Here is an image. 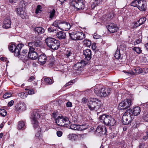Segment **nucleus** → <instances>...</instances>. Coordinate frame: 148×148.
Wrapping results in <instances>:
<instances>
[{"label":"nucleus","instance_id":"58836bf2","mask_svg":"<svg viewBox=\"0 0 148 148\" xmlns=\"http://www.w3.org/2000/svg\"><path fill=\"white\" fill-rule=\"evenodd\" d=\"M16 47V45L14 44H9L8 46L9 50L12 52Z\"/></svg>","mask_w":148,"mask_h":148},{"label":"nucleus","instance_id":"680f3d73","mask_svg":"<svg viewBox=\"0 0 148 148\" xmlns=\"http://www.w3.org/2000/svg\"><path fill=\"white\" fill-rule=\"evenodd\" d=\"M140 25H141L140 24V23H139L138 22V23H136L134 24V27H137Z\"/></svg>","mask_w":148,"mask_h":148},{"label":"nucleus","instance_id":"2f4dec72","mask_svg":"<svg viewBox=\"0 0 148 148\" xmlns=\"http://www.w3.org/2000/svg\"><path fill=\"white\" fill-rule=\"evenodd\" d=\"M57 28L56 27H54L51 25L49 27L48 29V31L49 32H55L56 33L58 30Z\"/></svg>","mask_w":148,"mask_h":148},{"label":"nucleus","instance_id":"aec40b11","mask_svg":"<svg viewBox=\"0 0 148 148\" xmlns=\"http://www.w3.org/2000/svg\"><path fill=\"white\" fill-rule=\"evenodd\" d=\"M15 110L16 111H23L26 110V107L25 103L23 102H20L15 106Z\"/></svg>","mask_w":148,"mask_h":148},{"label":"nucleus","instance_id":"f257e3e1","mask_svg":"<svg viewBox=\"0 0 148 148\" xmlns=\"http://www.w3.org/2000/svg\"><path fill=\"white\" fill-rule=\"evenodd\" d=\"M87 105L90 110L97 111V115L101 111V103L100 101L95 98H91L88 101Z\"/></svg>","mask_w":148,"mask_h":148},{"label":"nucleus","instance_id":"69168bd1","mask_svg":"<svg viewBox=\"0 0 148 148\" xmlns=\"http://www.w3.org/2000/svg\"><path fill=\"white\" fill-rule=\"evenodd\" d=\"M141 41V40H140V39L137 40L136 41L134 42V45H136V44H139L140 43Z\"/></svg>","mask_w":148,"mask_h":148},{"label":"nucleus","instance_id":"a878e982","mask_svg":"<svg viewBox=\"0 0 148 148\" xmlns=\"http://www.w3.org/2000/svg\"><path fill=\"white\" fill-rule=\"evenodd\" d=\"M11 21L8 18H5L3 21V27L4 28L8 29L10 27Z\"/></svg>","mask_w":148,"mask_h":148},{"label":"nucleus","instance_id":"6e6d98bb","mask_svg":"<svg viewBox=\"0 0 148 148\" xmlns=\"http://www.w3.org/2000/svg\"><path fill=\"white\" fill-rule=\"evenodd\" d=\"M145 146V143H141L140 145L139 146V148H144V147Z\"/></svg>","mask_w":148,"mask_h":148},{"label":"nucleus","instance_id":"37998d69","mask_svg":"<svg viewBox=\"0 0 148 148\" xmlns=\"http://www.w3.org/2000/svg\"><path fill=\"white\" fill-rule=\"evenodd\" d=\"M84 44L87 47H89L91 45V41L88 40H84Z\"/></svg>","mask_w":148,"mask_h":148},{"label":"nucleus","instance_id":"20e7f679","mask_svg":"<svg viewBox=\"0 0 148 148\" xmlns=\"http://www.w3.org/2000/svg\"><path fill=\"white\" fill-rule=\"evenodd\" d=\"M99 119L101 122H103L107 126H113L116 122V121L112 116L106 114H103L100 116Z\"/></svg>","mask_w":148,"mask_h":148},{"label":"nucleus","instance_id":"6e6552de","mask_svg":"<svg viewBox=\"0 0 148 148\" xmlns=\"http://www.w3.org/2000/svg\"><path fill=\"white\" fill-rule=\"evenodd\" d=\"M56 123L59 126L68 127L70 122L67 117H64L61 116H58V118L56 120Z\"/></svg>","mask_w":148,"mask_h":148},{"label":"nucleus","instance_id":"412c9836","mask_svg":"<svg viewBox=\"0 0 148 148\" xmlns=\"http://www.w3.org/2000/svg\"><path fill=\"white\" fill-rule=\"evenodd\" d=\"M127 110H130L129 112L130 114H132V115L136 116L139 114L141 111V109L139 106L135 107L131 110L130 109H128Z\"/></svg>","mask_w":148,"mask_h":148},{"label":"nucleus","instance_id":"423d86ee","mask_svg":"<svg viewBox=\"0 0 148 148\" xmlns=\"http://www.w3.org/2000/svg\"><path fill=\"white\" fill-rule=\"evenodd\" d=\"M95 93L99 97H105L110 95L111 93L110 89L103 87L98 90H95Z\"/></svg>","mask_w":148,"mask_h":148},{"label":"nucleus","instance_id":"a19ab883","mask_svg":"<svg viewBox=\"0 0 148 148\" xmlns=\"http://www.w3.org/2000/svg\"><path fill=\"white\" fill-rule=\"evenodd\" d=\"M7 114V112L4 109L0 108V115L4 117Z\"/></svg>","mask_w":148,"mask_h":148},{"label":"nucleus","instance_id":"c03bdc74","mask_svg":"<svg viewBox=\"0 0 148 148\" xmlns=\"http://www.w3.org/2000/svg\"><path fill=\"white\" fill-rule=\"evenodd\" d=\"M42 6L40 5H38L37 6L35 11V13L36 14L40 13L42 11Z\"/></svg>","mask_w":148,"mask_h":148},{"label":"nucleus","instance_id":"2eb2a0df","mask_svg":"<svg viewBox=\"0 0 148 148\" xmlns=\"http://www.w3.org/2000/svg\"><path fill=\"white\" fill-rule=\"evenodd\" d=\"M73 25L71 23L67 22L65 21H61V23L60 26V29L62 31H68L69 30Z\"/></svg>","mask_w":148,"mask_h":148},{"label":"nucleus","instance_id":"473e14b6","mask_svg":"<svg viewBox=\"0 0 148 148\" xmlns=\"http://www.w3.org/2000/svg\"><path fill=\"white\" fill-rule=\"evenodd\" d=\"M61 23V21L57 20L54 21L51 25L60 29V26Z\"/></svg>","mask_w":148,"mask_h":148},{"label":"nucleus","instance_id":"5fc2aeb1","mask_svg":"<svg viewBox=\"0 0 148 148\" xmlns=\"http://www.w3.org/2000/svg\"><path fill=\"white\" fill-rule=\"evenodd\" d=\"M28 93L30 95L34 94V90L33 89L29 90L28 91Z\"/></svg>","mask_w":148,"mask_h":148},{"label":"nucleus","instance_id":"6ab92c4d","mask_svg":"<svg viewBox=\"0 0 148 148\" xmlns=\"http://www.w3.org/2000/svg\"><path fill=\"white\" fill-rule=\"evenodd\" d=\"M37 59L39 63L44 64L47 61V58L44 53H41L39 54Z\"/></svg>","mask_w":148,"mask_h":148},{"label":"nucleus","instance_id":"e433bc0d","mask_svg":"<svg viewBox=\"0 0 148 148\" xmlns=\"http://www.w3.org/2000/svg\"><path fill=\"white\" fill-rule=\"evenodd\" d=\"M88 125L86 124H82L79 125V131H83L88 128Z\"/></svg>","mask_w":148,"mask_h":148},{"label":"nucleus","instance_id":"dca6fc26","mask_svg":"<svg viewBox=\"0 0 148 148\" xmlns=\"http://www.w3.org/2000/svg\"><path fill=\"white\" fill-rule=\"evenodd\" d=\"M138 8L141 11H145L146 8V2L145 0H137Z\"/></svg>","mask_w":148,"mask_h":148},{"label":"nucleus","instance_id":"864d4df0","mask_svg":"<svg viewBox=\"0 0 148 148\" xmlns=\"http://www.w3.org/2000/svg\"><path fill=\"white\" fill-rule=\"evenodd\" d=\"M66 106L68 107H71L72 106V103L70 102H67L66 103Z\"/></svg>","mask_w":148,"mask_h":148},{"label":"nucleus","instance_id":"1a4fd4ad","mask_svg":"<svg viewBox=\"0 0 148 148\" xmlns=\"http://www.w3.org/2000/svg\"><path fill=\"white\" fill-rule=\"evenodd\" d=\"M27 44L30 51L37 50L40 51V47L41 45V42L40 40H37L32 41L31 42L28 43Z\"/></svg>","mask_w":148,"mask_h":148},{"label":"nucleus","instance_id":"3c124183","mask_svg":"<svg viewBox=\"0 0 148 148\" xmlns=\"http://www.w3.org/2000/svg\"><path fill=\"white\" fill-rule=\"evenodd\" d=\"M57 135L58 137H61L62 134V132L60 131H58L57 132Z\"/></svg>","mask_w":148,"mask_h":148},{"label":"nucleus","instance_id":"774afa93","mask_svg":"<svg viewBox=\"0 0 148 148\" xmlns=\"http://www.w3.org/2000/svg\"><path fill=\"white\" fill-rule=\"evenodd\" d=\"M145 47L146 49L148 51V42L145 45Z\"/></svg>","mask_w":148,"mask_h":148},{"label":"nucleus","instance_id":"de8ad7c7","mask_svg":"<svg viewBox=\"0 0 148 148\" xmlns=\"http://www.w3.org/2000/svg\"><path fill=\"white\" fill-rule=\"evenodd\" d=\"M12 96V94L10 93H6L3 96V97L5 99H7Z\"/></svg>","mask_w":148,"mask_h":148},{"label":"nucleus","instance_id":"13d9d810","mask_svg":"<svg viewBox=\"0 0 148 148\" xmlns=\"http://www.w3.org/2000/svg\"><path fill=\"white\" fill-rule=\"evenodd\" d=\"M53 116L54 118L55 119V120L57 118H58V115L56 113H53Z\"/></svg>","mask_w":148,"mask_h":148},{"label":"nucleus","instance_id":"c9c22d12","mask_svg":"<svg viewBox=\"0 0 148 148\" xmlns=\"http://www.w3.org/2000/svg\"><path fill=\"white\" fill-rule=\"evenodd\" d=\"M79 125L76 124H71L70 126V129L74 130L79 131Z\"/></svg>","mask_w":148,"mask_h":148},{"label":"nucleus","instance_id":"f3484780","mask_svg":"<svg viewBox=\"0 0 148 148\" xmlns=\"http://www.w3.org/2000/svg\"><path fill=\"white\" fill-rule=\"evenodd\" d=\"M107 28L111 33H113L116 32L118 28L116 25L114 23H111L107 26Z\"/></svg>","mask_w":148,"mask_h":148},{"label":"nucleus","instance_id":"a211bd4d","mask_svg":"<svg viewBox=\"0 0 148 148\" xmlns=\"http://www.w3.org/2000/svg\"><path fill=\"white\" fill-rule=\"evenodd\" d=\"M85 65V63L83 61L78 62L74 64L73 67V69L77 71H81L83 69Z\"/></svg>","mask_w":148,"mask_h":148},{"label":"nucleus","instance_id":"f704fd0d","mask_svg":"<svg viewBox=\"0 0 148 148\" xmlns=\"http://www.w3.org/2000/svg\"><path fill=\"white\" fill-rule=\"evenodd\" d=\"M45 84L47 85L51 84L53 82V81L52 80V79L49 77L45 78Z\"/></svg>","mask_w":148,"mask_h":148},{"label":"nucleus","instance_id":"f03ea898","mask_svg":"<svg viewBox=\"0 0 148 148\" xmlns=\"http://www.w3.org/2000/svg\"><path fill=\"white\" fill-rule=\"evenodd\" d=\"M69 8L72 11L84 9L85 5L82 0H71Z\"/></svg>","mask_w":148,"mask_h":148},{"label":"nucleus","instance_id":"4468645a","mask_svg":"<svg viewBox=\"0 0 148 148\" xmlns=\"http://www.w3.org/2000/svg\"><path fill=\"white\" fill-rule=\"evenodd\" d=\"M41 51H39L38 50L30 51L29 49V51L28 53L27 56L32 60H36L38 59L40 53H41Z\"/></svg>","mask_w":148,"mask_h":148},{"label":"nucleus","instance_id":"39448f33","mask_svg":"<svg viewBox=\"0 0 148 148\" xmlns=\"http://www.w3.org/2000/svg\"><path fill=\"white\" fill-rule=\"evenodd\" d=\"M45 40L47 46L53 50H57L60 46L59 41L54 38L48 37Z\"/></svg>","mask_w":148,"mask_h":148},{"label":"nucleus","instance_id":"49530a36","mask_svg":"<svg viewBox=\"0 0 148 148\" xmlns=\"http://www.w3.org/2000/svg\"><path fill=\"white\" fill-rule=\"evenodd\" d=\"M146 18L145 17L140 18L138 21V22L140 25L143 24L146 20Z\"/></svg>","mask_w":148,"mask_h":148},{"label":"nucleus","instance_id":"ddd939ff","mask_svg":"<svg viewBox=\"0 0 148 148\" xmlns=\"http://www.w3.org/2000/svg\"><path fill=\"white\" fill-rule=\"evenodd\" d=\"M132 104L131 99H126L119 103V107L122 109H126L130 107Z\"/></svg>","mask_w":148,"mask_h":148},{"label":"nucleus","instance_id":"f8f14e48","mask_svg":"<svg viewBox=\"0 0 148 148\" xmlns=\"http://www.w3.org/2000/svg\"><path fill=\"white\" fill-rule=\"evenodd\" d=\"M107 132V129L104 125H98L95 131L96 134L100 136H102L103 135L106 134Z\"/></svg>","mask_w":148,"mask_h":148},{"label":"nucleus","instance_id":"4c0bfd02","mask_svg":"<svg viewBox=\"0 0 148 148\" xmlns=\"http://www.w3.org/2000/svg\"><path fill=\"white\" fill-rule=\"evenodd\" d=\"M114 56L116 59H119L120 58L121 54L120 53V51L118 49L116 51Z\"/></svg>","mask_w":148,"mask_h":148},{"label":"nucleus","instance_id":"9b49d317","mask_svg":"<svg viewBox=\"0 0 148 148\" xmlns=\"http://www.w3.org/2000/svg\"><path fill=\"white\" fill-rule=\"evenodd\" d=\"M130 110H127L124 113L122 118V123L124 125H128L130 124L132 120L131 115L130 113Z\"/></svg>","mask_w":148,"mask_h":148},{"label":"nucleus","instance_id":"7c9ffc66","mask_svg":"<svg viewBox=\"0 0 148 148\" xmlns=\"http://www.w3.org/2000/svg\"><path fill=\"white\" fill-rule=\"evenodd\" d=\"M67 137L69 140H75L77 138V135L75 134H70L68 135Z\"/></svg>","mask_w":148,"mask_h":148},{"label":"nucleus","instance_id":"bb28decb","mask_svg":"<svg viewBox=\"0 0 148 148\" xmlns=\"http://www.w3.org/2000/svg\"><path fill=\"white\" fill-rule=\"evenodd\" d=\"M56 36L60 40L65 39L66 37V33L64 32L60 31L57 33Z\"/></svg>","mask_w":148,"mask_h":148},{"label":"nucleus","instance_id":"e2e57ef3","mask_svg":"<svg viewBox=\"0 0 148 148\" xmlns=\"http://www.w3.org/2000/svg\"><path fill=\"white\" fill-rule=\"evenodd\" d=\"M73 83V81H71L67 83L64 86L65 87L67 86H68L70 85L71 84V83Z\"/></svg>","mask_w":148,"mask_h":148},{"label":"nucleus","instance_id":"c756f323","mask_svg":"<svg viewBox=\"0 0 148 148\" xmlns=\"http://www.w3.org/2000/svg\"><path fill=\"white\" fill-rule=\"evenodd\" d=\"M114 16V14L111 12L109 14H106L105 16H103V17H104V18L105 19L104 20L106 21L112 19Z\"/></svg>","mask_w":148,"mask_h":148},{"label":"nucleus","instance_id":"79ce46f5","mask_svg":"<svg viewBox=\"0 0 148 148\" xmlns=\"http://www.w3.org/2000/svg\"><path fill=\"white\" fill-rule=\"evenodd\" d=\"M132 49L138 54L142 52L141 48L138 47H134Z\"/></svg>","mask_w":148,"mask_h":148},{"label":"nucleus","instance_id":"603ef678","mask_svg":"<svg viewBox=\"0 0 148 148\" xmlns=\"http://www.w3.org/2000/svg\"><path fill=\"white\" fill-rule=\"evenodd\" d=\"M14 103V101L13 100H11L8 102V106L10 107L11 106L13 105Z\"/></svg>","mask_w":148,"mask_h":148},{"label":"nucleus","instance_id":"c85d7f7f","mask_svg":"<svg viewBox=\"0 0 148 148\" xmlns=\"http://www.w3.org/2000/svg\"><path fill=\"white\" fill-rule=\"evenodd\" d=\"M18 128L19 130L24 129L26 128L24 122L23 121H20L18 122Z\"/></svg>","mask_w":148,"mask_h":148},{"label":"nucleus","instance_id":"0eeeda50","mask_svg":"<svg viewBox=\"0 0 148 148\" xmlns=\"http://www.w3.org/2000/svg\"><path fill=\"white\" fill-rule=\"evenodd\" d=\"M70 38L72 40H82L85 37V35L83 32L78 31L69 33Z\"/></svg>","mask_w":148,"mask_h":148},{"label":"nucleus","instance_id":"72a5a7b5","mask_svg":"<svg viewBox=\"0 0 148 148\" xmlns=\"http://www.w3.org/2000/svg\"><path fill=\"white\" fill-rule=\"evenodd\" d=\"M74 54L73 51L70 49L66 50L65 53L66 58H69V57Z\"/></svg>","mask_w":148,"mask_h":148},{"label":"nucleus","instance_id":"09e8293b","mask_svg":"<svg viewBox=\"0 0 148 148\" xmlns=\"http://www.w3.org/2000/svg\"><path fill=\"white\" fill-rule=\"evenodd\" d=\"M93 38L95 39H97L100 37V36L96 33H95L93 35Z\"/></svg>","mask_w":148,"mask_h":148},{"label":"nucleus","instance_id":"b1692460","mask_svg":"<svg viewBox=\"0 0 148 148\" xmlns=\"http://www.w3.org/2000/svg\"><path fill=\"white\" fill-rule=\"evenodd\" d=\"M28 51L27 49H23L21 52H20L19 55L18 56L19 58L21 59H25L26 58L27 56Z\"/></svg>","mask_w":148,"mask_h":148},{"label":"nucleus","instance_id":"393cba45","mask_svg":"<svg viewBox=\"0 0 148 148\" xmlns=\"http://www.w3.org/2000/svg\"><path fill=\"white\" fill-rule=\"evenodd\" d=\"M23 6V5L22 6V7L17 8V12L18 14H19L22 18L24 19L25 18V13L24 10Z\"/></svg>","mask_w":148,"mask_h":148},{"label":"nucleus","instance_id":"0e129e2a","mask_svg":"<svg viewBox=\"0 0 148 148\" xmlns=\"http://www.w3.org/2000/svg\"><path fill=\"white\" fill-rule=\"evenodd\" d=\"M144 118L145 121L148 122V114H146Z\"/></svg>","mask_w":148,"mask_h":148},{"label":"nucleus","instance_id":"7ed1b4c3","mask_svg":"<svg viewBox=\"0 0 148 148\" xmlns=\"http://www.w3.org/2000/svg\"><path fill=\"white\" fill-rule=\"evenodd\" d=\"M40 117L39 113L34 112L31 117V122L33 126L35 129H37L38 132L36 134V136L39 137L41 135V128L39 127V123L38 119Z\"/></svg>","mask_w":148,"mask_h":148},{"label":"nucleus","instance_id":"4d7b16f0","mask_svg":"<svg viewBox=\"0 0 148 148\" xmlns=\"http://www.w3.org/2000/svg\"><path fill=\"white\" fill-rule=\"evenodd\" d=\"M146 135L145 136H144L143 137V139L144 140H145L147 139L148 136V131H147L146 132Z\"/></svg>","mask_w":148,"mask_h":148},{"label":"nucleus","instance_id":"9d476101","mask_svg":"<svg viewBox=\"0 0 148 148\" xmlns=\"http://www.w3.org/2000/svg\"><path fill=\"white\" fill-rule=\"evenodd\" d=\"M145 70L147 72H148V69H142L140 67H137L132 69L131 71H124L123 72L131 75H136L140 73H142L143 74H145L146 73L145 71Z\"/></svg>","mask_w":148,"mask_h":148},{"label":"nucleus","instance_id":"ea45409f","mask_svg":"<svg viewBox=\"0 0 148 148\" xmlns=\"http://www.w3.org/2000/svg\"><path fill=\"white\" fill-rule=\"evenodd\" d=\"M56 11L54 9L50 10L49 12V17L50 19H52L55 15Z\"/></svg>","mask_w":148,"mask_h":148},{"label":"nucleus","instance_id":"bf43d9fd","mask_svg":"<svg viewBox=\"0 0 148 148\" xmlns=\"http://www.w3.org/2000/svg\"><path fill=\"white\" fill-rule=\"evenodd\" d=\"M34 77L33 76H31L29 77L28 79V81L29 82H31L34 79Z\"/></svg>","mask_w":148,"mask_h":148},{"label":"nucleus","instance_id":"338daca9","mask_svg":"<svg viewBox=\"0 0 148 148\" xmlns=\"http://www.w3.org/2000/svg\"><path fill=\"white\" fill-rule=\"evenodd\" d=\"M82 101L84 103H86L87 101V100L85 98H83L82 99Z\"/></svg>","mask_w":148,"mask_h":148},{"label":"nucleus","instance_id":"052dcab7","mask_svg":"<svg viewBox=\"0 0 148 148\" xmlns=\"http://www.w3.org/2000/svg\"><path fill=\"white\" fill-rule=\"evenodd\" d=\"M94 2H95L98 4H99L102 1V0H94Z\"/></svg>","mask_w":148,"mask_h":148},{"label":"nucleus","instance_id":"5701e85b","mask_svg":"<svg viewBox=\"0 0 148 148\" xmlns=\"http://www.w3.org/2000/svg\"><path fill=\"white\" fill-rule=\"evenodd\" d=\"M84 55L85 58L88 60H90L91 58V51L89 49H87L83 51Z\"/></svg>","mask_w":148,"mask_h":148},{"label":"nucleus","instance_id":"4be33fe9","mask_svg":"<svg viewBox=\"0 0 148 148\" xmlns=\"http://www.w3.org/2000/svg\"><path fill=\"white\" fill-rule=\"evenodd\" d=\"M24 45L22 44H18L12 53H14L15 56H18L21 50Z\"/></svg>","mask_w":148,"mask_h":148},{"label":"nucleus","instance_id":"cd10ccee","mask_svg":"<svg viewBox=\"0 0 148 148\" xmlns=\"http://www.w3.org/2000/svg\"><path fill=\"white\" fill-rule=\"evenodd\" d=\"M34 31L35 33L38 34H41L44 33L45 30L41 27H37L34 28Z\"/></svg>","mask_w":148,"mask_h":148},{"label":"nucleus","instance_id":"8fccbe9b","mask_svg":"<svg viewBox=\"0 0 148 148\" xmlns=\"http://www.w3.org/2000/svg\"><path fill=\"white\" fill-rule=\"evenodd\" d=\"M99 5L97 3L95 2H93L92 4L91 5V8L92 9H93L96 6L98 5Z\"/></svg>","mask_w":148,"mask_h":148},{"label":"nucleus","instance_id":"a18cd8bd","mask_svg":"<svg viewBox=\"0 0 148 148\" xmlns=\"http://www.w3.org/2000/svg\"><path fill=\"white\" fill-rule=\"evenodd\" d=\"M138 1L137 0H134L131 2V5L132 6L138 8Z\"/></svg>","mask_w":148,"mask_h":148}]
</instances>
